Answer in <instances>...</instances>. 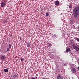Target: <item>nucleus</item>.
I'll list each match as a JSON object with an SVG mask.
<instances>
[{
  "label": "nucleus",
  "instance_id": "obj_1",
  "mask_svg": "<svg viewBox=\"0 0 79 79\" xmlns=\"http://www.w3.org/2000/svg\"><path fill=\"white\" fill-rule=\"evenodd\" d=\"M73 15L75 18H77V16L79 15V7H77L75 8L73 10Z\"/></svg>",
  "mask_w": 79,
  "mask_h": 79
},
{
  "label": "nucleus",
  "instance_id": "obj_2",
  "mask_svg": "<svg viewBox=\"0 0 79 79\" xmlns=\"http://www.w3.org/2000/svg\"><path fill=\"white\" fill-rule=\"evenodd\" d=\"M7 2L6 0H3V2H1V7H4L5 6V3H6Z\"/></svg>",
  "mask_w": 79,
  "mask_h": 79
},
{
  "label": "nucleus",
  "instance_id": "obj_3",
  "mask_svg": "<svg viewBox=\"0 0 79 79\" xmlns=\"http://www.w3.org/2000/svg\"><path fill=\"white\" fill-rule=\"evenodd\" d=\"M73 47L74 50H75L76 51H78L79 50V48L77 47V45L74 44L73 45Z\"/></svg>",
  "mask_w": 79,
  "mask_h": 79
},
{
  "label": "nucleus",
  "instance_id": "obj_4",
  "mask_svg": "<svg viewBox=\"0 0 79 79\" xmlns=\"http://www.w3.org/2000/svg\"><path fill=\"white\" fill-rule=\"evenodd\" d=\"M6 58V57L5 55H1L0 56V59L1 60H3Z\"/></svg>",
  "mask_w": 79,
  "mask_h": 79
},
{
  "label": "nucleus",
  "instance_id": "obj_5",
  "mask_svg": "<svg viewBox=\"0 0 79 79\" xmlns=\"http://www.w3.org/2000/svg\"><path fill=\"white\" fill-rule=\"evenodd\" d=\"M57 79H63V77L61 75L59 74L57 76Z\"/></svg>",
  "mask_w": 79,
  "mask_h": 79
},
{
  "label": "nucleus",
  "instance_id": "obj_6",
  "mask_svg": "<svg viewBox=\"0 0 79 79\" xmlns=\"http://www.w3.org/2000/svg\"><path fill=\"white\" fill-rule=\"evenodd\" d=\"M60 4V2L58 1H55V4L56 5H58Z\"/></svg>",
  "mask_w": 79,
  "mask_h": 79
},
{
  "label": "nucleus",
  "instance_id": "obj_7",
  "mask_svg": "<svg viewBox=\"0 0 79 79\" xmlns=\"http://www.w3.org/2000/svg\"><path fill=\"white\" fill-rule=\"evenodd\" d=\"M74 39L79 42V38H77V37H75Z\"/></svg>",
  "mask_w": 79,
  "mask_h": 79
},
{
  "label": "nucleus",
  "instance_id": "obj_8",
  "mask_svg": "<svg viewBox=\"0 0 79 79\" xmlns=\"http://www.w3.org/2000/svg\"><path fill=\"white\" fill-rule=\"evenodd\" d=\"M72 71L73 73H76V70L75 69V68H72Z\"/></svg>",
  "mask_w": 79,
  "mask_h": 79
},
{
  "label": "nucleus",
  "instance_id": "obj_9",
  "mask_svg": "<svg viewBox=\"0 0 79 79\" xmlns=\"http://www.w3.org/2000/svg\"><path fill=\"white\" fill-rule=\"evenodd\" d=\"M69 51H71V49L70 48H67L66 49V52H68Z\"/></svg>",
  "mask_w": 79,
  "mask_h": 79
},
{
  "label": "nucleus",
  "instance_id": "obj_10",
  "mask_svg": "<svg viewBox=\"0 0 79 79\" xmlns=\"http://www.w3.org/2000/svg\"><path fill=\"white\" fill-rule=\"evenodd\" d=\"M27 46L28 48H29L30 47V43H27Z\"/></svg>",
  "mask_w": 79,
  "mask_h": 79
},
{
  "label": "nucleus",
  "instance_id": "obj_11",
  "mask_svg": "<svg viewBox=\"0 0 79 79\" xmlns=\"http://www.w3.org/2000/svg\"><path fill=\"white\" fill-rule=\"evenodd\" d=\"M4 71L5 72H8V70L7 69H4Z\"/></svg>",
  "mask_w": 79,
  "mask_h": 79
},
{
  "label": "nucleus",
  "instance_id": "obj_12",
  "mask_svg": "<svg viewBox=\"0 0 79 79\" xmlns=\"http://www.w3.org/2000/svg\"><path fill=\"white\" fill-rule=\"evenodd\" d=\"M49 15V14L48 13H46V16H48Z\"/></svg>",
  "mask_w": 79,
  "mask_h": 79
},
{
  "label": "nucleus",
  "instance_id": "obj_13",
  "mask_svg": "<svg viewBox=\"0 0 79 79\" xmlns=\"http://www.w3.org/2000/svg\"><path fill=\"white\" fill-rule=\"evenodd\" d=\"M21 61L23 62L24 61V59L23 58H22L21 59Z\"/></svg>",
  "mask_w": 79,
  "mask_h": 79
},
{
  "label": "nucleus",
  "instance_id": "obj_14",
  "mask_svg": "<svg viewBox=\"0 0 79 79\" xmlns=\"http://www.w3.org/2000/svg\"><path fill=\"white\" fill-rule=\"evenodd\" d=\"M69 8H72V6L71 5L69 6Z\"/></svg>",
  "mask_w": 79,
  "mask_h": 79
},
{
  "label": "nucleus",
  "instance_id": "obj_15",
  "mask_svg": "<svg viewBox=\"0 0 79 79\" xmlns=\"http://www.w3.org/2000/svg\"><path fill=\"white\" fill-rule=\"evenodd\" d=\"M9 51V48H7V50H6L7 52H8Z\"/></svg>",
  "mask_w": 79,
  "mask_h": 79
},
{
  "label": "nucleus",
  "instance_id": "obj_16",
  "mask_svg": "<svg viewBox=\"0 0 79 79\" xmlns=\"http://www.w3.org/2000/svg\"><path fill=\"white\" fill-rule=\"evenodd\" d=\"M9 48H11V45H9Z\"/></svg>",
  "mask_w": 79,
  "mask_h": 79
},
{
  "label": "nucleus",
  "instance_id": "obj_17",
  "mask_svg": "<svg viewBox=\"0 0 79 79\" xmlns=\"http://www.w3.org/2000/svg\"><path fill=\"white\" fill-rule=\"evenodd\" d=\"M75 35H76V36H78V35H79L78 34H76Z\"/></svg>",
  "mask_w": 79,
  "mask_h": 79
},
{
  "label": "nucleus",
  "instance_id": "obj_18",
  "mask_svg": "<svg viewBox=\"0 0 79 79\" xmlns=\"http://www.w3.org/2000/svg\"><path fill=\"white\" fill-rule=\"evenodd\" d=\"M31 79H36L35 78H31Z\"/></svg>",
  "mask_w": 79,
  "mask_h": 79
},
{
  "label": "nucleus",
  "instance_id": "obj_19",
  "mask_svg": "<svg viewBox=\"0 0 79 79\" xmlns=\"http://www.w3.org/2000/svg\"><path fill=\"white\" fill-rule=\"evenodd\" d=\"M49 46H51V44H50L49 45H48Z\"/></svg>",
  "mask_w": 79,
  "mask_h": 79
},
{
  "label": "nucleus",
  "instance_id": "obj_20",
  "mask_svg": "<svg viewBox=\"0 0 79 79\" xmlns=\"http://www.w3.org/2000/svg\"><path fill=\"white\" fill-rule=\"evenodd\" d=\"M77 69H78V70H79V67H78Z\"/></svg>",
  "mask_w": 79,
  "mask_h": 79
},
{
  "label": "nucleus",
  "instance_id": "obj_21",
  "mask_svg": "<svg viewBox=\"0 0 79 79\" xmlns=\"http://www.w3.org/2000/svg\"><path fill=\"white\" fill-rule=\"evenodd\" d=\"M42 79H46V78H43Z\"/></svg>",
  "mask_w": 79,
  "mask_h": 79
},
{
  "label": "nucleus",
  "instance_id": "obj_22",
  "mask_svg": "<svg viewBox=\"0 0 79 79\" xmlns=\"http://www.w3.org/2000/svg\"><path fill=\"white\" fill-rule=\"evenodd\" d=\"M15 77L16 76V75H14V77H15Z\"/></svg>",
  "mask_w": 79,
  "mask_h": 79
},
{
  "label": "nucleus",
  "instance_id": "obj_23",
  "mask_svg": "<svg viewBox=\"0 0 79 79\" xmlns=\"http://www.w3.org/2000/svg\"><path fill=\"white\" fill-rule=\"evenodd\" d=\"M78 6H79V4L77 5Z\"/></svg>",
  "mask_w": 79,
  "mask_h": 79
},
{
  "label": "nucleus",
  "instance_id": "obj_24",
  "mask_svg": "<svg viewBox=\"0 0 79 79\" xmlns=\"http://www.w3.org/2000/svg\"><path fill=\"white\" fill-rule=\"evenodd\" d=\"M78 29H79V27H78Z\"/></svg>",
  "mask_w": 79,
  "mask_h": 79
},
{
  "label": "nucleus",
  "instance_id": "obj_25",
  "mask_svg": "<svg viewBox=\"0 0 79 79\" xmlns=\"http://www.w3.org/2000/svg\"><path fill=\"white\" fill-rule=\"evenodd\" d=\"M36 78H37V77H36Z\"/></svg>",
  "mask_w": 79,
  "mask_h": 79
},
{
  "label": "nucleus",
  "instance_id": "obj_26",
  "mask_svg": "<svg viewBox=\"0 0 79 79\" xmlns=\"http://www.w3.org/2000/svg\"><path fill=\"white\" fill-rule=\"evenodd\" d=\"M4 53H5V52H3Z\"/></svg>",
  "mask_w": 79,
  "mask_h": 79
},
{
  "label": "nucleus",
  "instance_id": "obj_27",
  "mask_svg": "<svg viewBox=\"0 0 79 79\" xmlns=\"http://www.w3.org/2000/svg\"><path fill=\"white\" fill-rule=\"evenodd\" d=\"M6 53V52L5 53Z\"/></svg>",
  "mask_w": 79,
  "mask_h": 79
},
{
  "label": "nucleus",
  "instance_id": "obj_28",
  "mask_svg": "<svg viewBox=\"0 0 79 79\" xmlns=\"http://www.w3.org/2000/svg\"><path fill=\"white\" fill-rule=\"evenodd\" d=\"M78 36L79 37V36Z\"/></svg>",
  "mask_w": 79,
  "mask_h": 79
}]
</instances>
